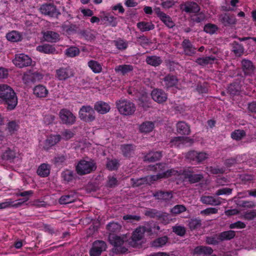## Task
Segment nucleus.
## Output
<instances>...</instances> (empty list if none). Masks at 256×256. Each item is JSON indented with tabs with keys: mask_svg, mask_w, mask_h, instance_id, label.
<instances>
[{
	"mask_svg": "<svg viewBox=\"0 0 256 256\" xmlns=\"http://www.w3.org/2000/svg\"><path fill=\"white\" fill-rule=\"evenodd\" d=\"M6 39L12 42H18L21 41L22 36L20 32L16 30H12L6 34Z\"/></svg>",
	"mask_w": 256,
	"mask_h": 256,
	"instance_id": "nucleus-45",
	"label": "nucleus"
},
{
	"mask_svg": "<svg viewBox=\"0 0 256 256\" xmlns=\"http://www.w3.org/2000/svg\"><path fill=\"white\" fill-rule=\"evenodd\" d=\"M162 62L161 58L156 56H148L146 59L147 64L154 67L159 66Z\"/></svg>",
	"mask_w": 256,
	"mask_h": 256,
	"instance_id": "nucleus-46",
	"label": "nucleus"
},
{
	"mask_svg": "<svg viewBox=\"0 0 256 256\" xmlns=\"http://www.w3.org/2000/svg\"><path fill=\"white\" fill-rule=\"evenodd\" d=\"M137 42L142 47L145 48L149 45V39L144 35H140L137 37Z\"/></svg>",
	"mask_w": 256,
	"mask_h": 256,
	"instance_id": "nucleus-63",
	"label": "nucleus"
},
{
	"mask_svg": "<svg viewBox=\"0 0 256 256\" xmlns=\"http://www.w3.org/2000/svg\"><path fill=\"white\" fill-rule=\"evenodd\" d=\"M0 104L6 105L9 110H14L18 104L16 93L7 84H0Z\"/></svg>",
	"mask_w": 256,
	"mask_h": 256,
	"instance_id": "nucleus-1",
	"label": "nucleus"
},
{
	"mask_svg": "<svg viewBox=\"0 0 256 256\" xmlns=\"http://www.w3.org/2000/svg\"><path fill=\"white\" fill-rule=\"evenodd\" d=\"M36 50L46 54H54L56 51V49L54 46L46 44L38 46Z\"/></svg>",
	"mask_w": 256,
	"mask_h": 256,
	"instance_id": "nucleus-39",
	"label": "nucleus"
},
{
	"mask_svg": "<svg viewBox=\"0 0 256 256\" xmlns=\"http://www.w3.org/2000/svg\"><path fill=\"white\" fill-rule=\"evenodd\" d=\"M218 28L216 24L210 23L207 24L204 26V30L208 34H213L218 31Z\"/></svg>",
	"mask_w": 256,
	"mask_h": 256,
	"instance_id": "nucleus-58",
	"label": "nucleus"
},
{
	"mask_svg": "<svg viewBox=\"0 0 256 256\" xmlns=\"http://www.w3.org/2000/svg\"><path fill=\"white\" fill-rule=\"evenodd\" d=\"M74 76V70L70 67L60 68L56 70V77L60 81H65Z\"/></svg>",
	"mask_w": 256,
	"mask_h": 256,
	"instance_id": "nucleus-13",
	"label": "nucleus"
},
{
	"mask_svg": "<svg viewBox=\"0 0 256 256\" xmlns=\"http://www.w3.org/2000/svg\"><path fill=\"white\" fill-rule=\"evenodd\" d=\"M178 82V79L176 76L168 74L166 76L162 82V86L168 88L175 86Z\"/></svg>",
	"mask_w": 256,
	"mask_h": 256,
	"instance_id": "nucleus-22",
	"label": "nucleus"
},
{
	"mask_svg": "<svg viewBox=\"0 0 256 256\" xmlns=\"http://www.w3.org/2000/svg\"><path fill=\"white\" fill-rule=\"evenodd\" d=\"M33 93L38 98H44L48 96V90L45 86L40 84L34 87Z\"/></svg>",
	"mask_w": 256,
	"mask_h": 256,
	"instance_id": "nucleus-30",
	"label": "nucleus"
},
{
	"mask_svg": "<svg viewBox=\"0 0 256 256\" xmlns=\"http://www.w3.org/2000/svg\"><path fill=\"white\" fill-rule=\"evenodd\" d=\"M43 38L47 42L55 43L60 40V35L56 32L52 30H47L44 32Z\"/></svg>",
	"mask_w": 256,
	"mask_h": 256,
	"instance_id": "nucleus-25",
	"label": "nucleus"
},
{
	"mask_svg": "<svg viewBox=\"0 0 256 256\" xmlns=\"http://www.w3.org/2000/svg\"><path fill=\"white\" fill-rule=\"evenodd\" d=\"M216 60L214 56H210L202 58H198L196 60V62L201 66H204L208 64H212Z\"/></svg>",
	"mask_w": 256,
	"mask_h": 256,
	"instance_id": "nucleus-37",
	"label": "nucleus"
},
{
	"mask_svg": "<svg viewBox=\"0 0 256 256\" xmlns=\"http://www.w3.org/2000/svg\"><path fill=\"white\" fill-rule=\"evenodd\" d=\"M152 98L158 103H162L167 100L166 94L161 89H154L151 93Z\"/></svg>",
	"mask_w": 256,
	"mask_h": 256,
	"instance_id": "nucleus-17",
	"label": "nucleus"
},
{
	"mask_svg": "<svg viewBox=\"0 0 256 256\" xmlns=\"http://www.w3.org/2000/svg\"><path fill=\"white\" fill-rule=\"evenodd\" d=\"M194 254L200 256L201 254H211L213 250L211 247L204 246H196L194 250Z\"/></svg>",
	"mask_w": 256,
	"mask_h": 256,
	"instance_id": "nucleus-41",
	"label": "nucleus"
},
{
	"mask_svg": "<svg viewBox=\"0 0 256 256\" xmlns=\"http://www.w3.org/2000/svg\"><path fill=\"white\" fill-rule=\"evenodd\" d=\"M61 176L63 180L66 183L72 182L76 176L73 171L68 170L62 172Z\"/></svg>",
	"mask_w": 256,
	"mask_h": 256,
	"instance_id": "nucleus-49",
	"label": "nucleus"
},
{
	"mask_svg": "<svg viewBox=\"0 0 256 256\" xmlns=\"http://www.w3.org/2000/svg\"><path fill=\"white\" fill-rule=\"evenodd\" d=\"M133 70L134 66L131 64H120L116 66L114 68L116 73H120L123 76L132 72Z\"/></svg>",
	"mask_w": 256,
	"mask_h": 256,
	"instance_id": "nucleus-40",
	"label": "nucleus"
},
{
	"mask_svg": "<svg viewBox=\"0 0 256 256\" xmlns=\"http://www.w3.org/2000/svg\"><path fill=\"white\" fill-rule=\"evenodd\" d=\"M182 170L178 171L174 168L168 170L166 172H162V176H163L164 178H167L170 177L172 176H179L180 175H182L181 172Z\"/></svg>",
	"mask_w": 256,
	"mask_h": 256,
	"instance_id": "nucleus-59",
	"label": "nucleus"
},
{
	"mask_svg": "<svg viewBox=\"0 0 256 256\" xmlns=\"http://www.w3.org/2000/svg\"><path fill=\"white\" fill-rule=\"evenodd\" d=\"M80 36L86 40L92 41L95 39L94 34L90 30H82L79 32Z\"/></svg>",
	"mask_w": 256,
	"mask_h": 256,
	"instance_id": "nucleus-54",
	"label": "nucleus"
},
{
	"mask_svg": "<svg viewBox=\"0 0 256 256\" xmlns=\"http://www.w3.org/2000/svg\"><path fill=\"white\" fill-rule=\"evenodd\" d=\"M62 136L60 134H51L45 141L44 148L46 150H48L52 146H54L60 141Z\"/></svg>",
	"mask_w": 256,
	"mask_h": 256,
	"instance_id": "nucleus-19",
	"label": "nucleus"
},
{
	"mask_svg": "<svg viewBox=\"0 0 256 256\" xmlns=\"http://www.w3.org/2000/svg\"><path fill=\"white\" fill-rule=\"evenodd\" d=\"M108 241L114 246L112 252L116 254H125L128 250L126 248L122 246L125 240L120 236L116 234L109 235Z\"/></svg>",
	"mask_w": 256,
	"mask_h": 256,
	"instance_id": "nucleus-5",
	"label": "nucleus"
},
{
	"mask_svg": "<svg viewBox=\"0 0 256 256\" xmlns=\"http://www.w3.org/2000/svg\"><path fill=\"white\" fill-rule=\"evenodd\" d=\"M177 132L182 135H188L190 132V126L184 121H180L176 124Z\"/></svg>",
	"mask_w": 256,
	"mask_h": 256,
	"instance_id": "nucleus-31",
	"label": "nucleus"
},
{
	"mask_svg": "<svg viewBox=\"0 0 256 256\" xmlns=\"http://www.w3.org/2000/svg\"><path fill=\"white\" fill-rule=\"evenodd\" d=\"M206 18V16L202 12L194 13V14L191 16L192 21L196 23H200L204 21Z\"/></svg>",
	"mask_w": 256,
	"mask_h": 256,
	"instance_id": "nucleus-61",
	"label": "nucleus"
},
{
	"mask_svg": "<svg viewBox=\"0 0 256 256\" xmlns=\"http://www.w3.org/2000/svg\"><path fill=\"white\" fill-rule=\"evenodd\" d=\"M68 156L66 154H58L52 160L56 166H62L66 163Z\"/></svg>",
	"mask_w": 256,
	"mask_h": 256,
	"instance_id": "nucleus-38",
	"label": "nucleus"
},
{
	"mask_svg": "<svg viewBox=\"0 0 256 256\" xmlns=\"http://www.w3.org/2000/svg\"><path fill=\"white\" fill-rule=\"evenodd\" d=\"M78 198L76 192L74 190L70 191L67 194L62 195L58 200L60 204H66L74 202Z\"/></svg>",
	"mask_w": 256,
	"mask_h": 256,
	"instance_id": "nucleus-15",
	"label": "nucleus"
},
{
	"mask_svg": "<svg viewBox=\"0 0 256 256\" xmlns=\"http://www.w3.org/2000/svg\"><path fill=\"white\" fill-rule=\"evenodd\" d=\"M154 128V124L151 121H145L140 124L138 130L143 134H148L152 132Z\"/></svg>",
	"mask_w": 256,
	"mask_h": 256,
	"instance_id": "nucleus-35",
	"label": "nucleus"
},
{
	"mask_svg": "<svg viewBox=\"0 0 256 256\" xmlns=\"http://www.w3.org/2000/svg\"><path fill=\"white\" fill-rule=\"evenodd\" d=\"M107 246L105 242L101 240H96L92 244V248L90 250V256H100L102 252L105 251Z\"/></svg>",
	"mask_w": 256,
	"mask_h": 256,
	"instance_id": "nucleus-12",
	"label": "nucleus"
},
{
	"mask_svg": "<svg viewBox=\"0 0 256 256\" xmlns=\"http://www.w3.org/2000/svg\"><path fill=\"white\" fill-rule=\"evenodd\" d=\"M12 62L16 66L22 68L30 66L32 60L28 56L24 54H20L16 55Z\"/></svg>",
	"mask_w": 256,
	"mask_h": 256,
	"instance_id": "nucleus-11",
	"label": "nucleus"
},
{
	"mask_svg": "<svg viewBox=\"0 0 256 256\" xmlns=\"http://www.w3.org/2000/svg\"><path fill=\"white\" fill-rule=\"evenodd\" d=\"M144 228L142 226L136 228L132 232L131 240L129 242L130 245L134 246L136 242L141 240L144 236Z\"/></svg>",
	"mask_w": 256,
	"mask_h": 256,
	"instance_id": "nucleus-28",
	"label": "nucleus"
},
{
	"mask_svg": "<svg viewBox=\"0 0 256 256\" xmlns=\"http://www.w3.org/2000/svg\"><path fill=\"white\" fill-rule=\"evenodd\" d=\"M187 142L192 144L194 142V140L188 137L178 136L172 138L170 140L171 146H178L180 144H184Z\"/></svg>",
	"mask_w": 256,
	"mask_h": 256,
	"instance_id": "nucleus-20",
	"label": "nucleus"
},
{
	"mask_svg": "<svg viewBox=\"0 0 256 256\" xmlns=\"http://www.w3.org/2000/svg\"><path fill=\"white\" fill-rule=\"evenodd\" d=\"M154 11L156 16L168 28H172L175 26V23L172 18L164 12H162L159 7L154 8Z\"/></svg>",
	"mask_w": 256,
	"mask_h": 256,
	"instance_id": "nucleus-9",
	"label": "nucleus"
},
{
	"mask_svg": "<svg viewBox=\"0 0 256 256\" xmlns=\"http://www.w3.org/2000/svg\"><path fill=\"white\" fill-rule=\"evenodd\" d=\"M145 215L152 218H158L160 220H165L168 218V216L165 212H159L154 209H150L145 212Z\"/></svg>",
	"mask_w": 256,
	"mask_h": 256,
	"instance_id": "nucleus-34",
	"label": "nucleus"
},
{
	"mask_svg": "<svg viewBox=\"0 0 256 256\" xmlns=\"http://www.w3.org/2000/svg\"><path fill=\"white\" fill-rule=\"evenodd\" d=\"M7 128L10 134L14 133L19 128V125L14 120L9 122L7 124Z\"/></svg>",
	"mask_w": 256,
	"mask_h": 256,
	"instance_id": "nucleus-60",
	"label": "nucleus"
},
{
	"mask_svg": "<svg viewBox=\"0 0 256 256\" xmlns=\"http://www.w3.org/2000/svg\"><path fill=\"white\" fill-rule=\"evenodd\" d=\"M51 167L48 164L43 163L38 167L36 173L38 176L42 178H46L50 174Z\"/></svg>",
	"mask_w": 256,
	"mask_h": 256,
	"instance_id": "nucleus-36",
	"label": "nucleus"
},
{
	"mask_svg": "<svg viewBox=\"0 0 256 256\" xmlns=\"http://www.w3.org/2000/svg\"><path fill=\"white\" fill-rule=\"evenodd\" d=\"M220 20L225 26L234 25L236 22V19L234 14L225 13L220 16Z\"/></svg>",
	"mask_w": 256,
	"mask_h": 256,
	"instance_id": "nucleus-21",
	"label": "nucleus"
},
{
	"mask_svg": "<svg viewBox=\"0 0 256 256\" xmlns=\"http://www.w3.org/2000/svg\"><path fill=\"white\" fill-rule=\"evenodd\" d=\"M232 52L236 56H241L244 53V48L243 45L236 41H234L232 44Z\"/></svg>",
	"mask_w": 256,
	"mask_h": 256,
	"instance_id": "nucleus-43",
	"label": "nucleus"
},
{
	"mask_svg": "<svg viewBox=\"0 0 256 256\" xmlns=\"http://www.w3.org/2000/svg\"><path fill=\"white\" fill-rule=\"evenodd\" d=\"M96 168V162L94 160H81L76 166V171L79 176H84L94 172Z\"/></svg>",
	"mask_w": 256,
	"mask_h": 256,
	"instance_id": "nucleus-2",
	"label": "nucleus"
},
{
	"mask_svg": "<svg viewBox=\"0 0 256 256\" xmlns=\"http://www.w3.org/2000/svg\"><path fill=\"white\" fill-rule=\"evenodd\" d=\"M154 196L158 200L168 202L172 199V194L171 191L158 190L154 193Z\"/></svg>",
	"mask_w": 256,
	"mask_h": 256,
	"instance_id": "nucleus-33",
	"label": "nucleus"
},
{
	"mask_svg": "<svg viewBox=\"0 0 256 256\" xmlns=\"http://www.w3.org/2000/svg\"><path fill=\"white\" fill-rule=\"evenodd\" d=\"M106 166V169L110 171L117 170L120 166L119 160L116 158H108Z\"/></svg>",
	"mask_w": 256,
	"mask_h": 256,
	"instance_id": "nucleus-51",
	"label": "nucleus"
},
{
	"mask_svg": "<svg viewBox=\"0 0 256 256\" xmlns=\"http://www.w3.org/2000/svg\"><path fill=\"white\" fill-rule=\"evenodd\" d=\"M196 161L195 162L194 164H200L205 160L208 158V154L205 152H197V154L196 156Z\"/></svg>",
	"mask_w": 256,
	"mask_h": 256,
	"instance_id": "nucleus-64",
	"label": "nucleus"
},
{
	"mask_svg": "<svg viewBox=\"0 0 256 256\" xmlns=\"http://www.w3.org/2000/svg\"><path fill=\"white\" fill-rule=\"evenodd\" d=\"M136 26L142 32L150 31L154 28V26L151 22L142 21L137 23Z\"/></svg>",
	"mask_w": 256,
	"mask_h": 256,
	"instance_id": "nucleus-48",
	"label": "nucleus"
},
{
	"mask_svg": "<svg viewBox=\"0 0 256 256\" xmlns=\"http://www.w3.org/2000/svg\"><path fill=\"white\" fill-rule=\"evenodd\" d=\"M122 156L126 158H130L134 154L135 146L132 144H124L120 148Z\"/></svg>",
	"mask_w": 256,
	"mask_h": 256,
	"instance_id": "nucleus-29",
	"label": "nucleus"
},
{
	"mask_svg": "<svg viewBox=\"0 0 256 256\" xmlns=\"http://www.w3.org/2000/svg\"><path fill=\"white\" fill-rule=\"evenodd\" d=\"M168 241L167 236H164L154 240L152 242V246L154 248H161L164 246Z\"/></svg>",
	"mask_w": 256,
	"mask_h": 256,
	"instance_id": "nucleus-52",
	"label": "nucleus"
},
{
	"mask_svg": "<svg viewBox=\"0 0 256 256\" xmlns=\"http://www.w3.org/2000/svg\"><path fill=\"white\" fill-rule=\"evenodd\" d=\"M160 151H150L144 157V160L148 162H153L159 160L162 157Z\"/></svg>",
	"mask_w": 256,
	"mask_h": 256,
	"instance_id": "nucleus-24",
	"label": "nucleus"
},
{
	"mask_svg": "<svg viewBox=\"0 0 256 256\" xmlns=\"http://www.w3.org/2000/svg\"><path fill=\"white\" fill-rule=\"evenodd\" d=\"M236 235V232L232 230L224 231L218 234V238L220 242L230 240L234 238Z\"/></svg>",
	"mask_w": 256,
	"mask_h": 256,
	"instance_id": "nucleus-42",
	"label": "nucleus"
},
{
	"mask_svg": "<svg viewBox=\"0 0 256 256\" xmlns=\"http://www.w3.org/2000/svg\"><path fill=\"white\" fill-rule=\"evenodd\" d=\"M198 169L196 167H188L181 172L186 180H188L190 184H194L201 181L204 176L202 173L198 174Z\"/></svg>",
	"mask_w": 256,
	"mask_h": 256,
	"instance_id": "nucleus-4",
	"label": "nucleus"
},
{
	"mask_svg": "<svg viewBox=\"0 0 256 256\" xmlns=\"http://www.w3.org/2000/svg\"><path fill=\"white\" fill-rule=\"evenodd\" d=\"M80 50L76 47L72 46L66 50L65 54L68 57L73 58L80 54Z\"/></svg>",
	"mask_w": 256,
	"mask_h": 256,
	"instance_id": "nucleus-56",
	"label": "nucleus"
},
{
	"mask_svg": "<svg viewBox=\"0 0 256 256\" xmlns=\"http://www.w3.org/2000/svg\"><path fill=\"white\" fill-rule=\"evenodd\" d=\"M42 75L38 72L24 74L22 77L23 82L26 84H34L42 80Z\"/></svg>",
	"mask_w": 256,
	"mask_h": 256,
	"instance_id": "nucleus-16",
	"label": "nucleus"
},
{
	"mask_svg": "<svg viewBox=\"0 0 256 256\" xmlns=\"http://www.w3.org/2000/svg\"><path fill=\"white\" fill-rule=\"evenodd\" d=\"M122 225L118 222L114 221L110 222L106 226V229L108 230L109 235L116 234L120 232L122 229Z\"/></svg>",
	"mask_w": 256,
	"mask_h": 256,
	"instance_id": "nucleus-32",
	"label": "nucleus"
},
{
	"mask_svg": "<svg viewBox=\"0 0 256 256\" xmlns=\"http://www.w3.org/2000/svg\"><path fill=\"white\" fill-rule=\"evenodd\" d=\"M180 6L181 10L187 13H198L200 10V6L194 2H186Z\"/></svg>",
	"mask_w": 256,
	"mask_h": 256,
	"instance_id": "nucleus-18",
	"label": "nucleus"
},
{
	"mask_svg": "<svg viewBox=\"0 0 256 256\" xmlns=\"http://www.w3.org/2000/svg\"><path fill=\"white\" fill-rule=\"evenodd\" d=\"M59 116L63 124L66 125H72L76 120V117L70 110L66 108L60 110Z\"/></svg>",
	"mask_w": 256,
	"mask_h": 256,
	"instance_id": "nucleus-10",
	"label": "nucleus"
},
{
	"mask_svg": "<svg viewBox=\"0 0 256 256\" xmlns=\"http://www.w3.org/2000/svg\"><path fill=\"white\" fill-rule=\"evenodd\" d=\"M184 54L186 56H192L196 52V48L188 38H184L181 44Z\"/></svg>",
	"mask_w": 256,
	"mask_h": 256,
	"instance_id": "nucleus-14",
	"label": "nucleus"
},
{
	"mask_svg": "<svg viewBox=\"0 0 256 256\" xmlns=\"http://www.w3.org/2000/svg\"><path fill=\"white\" fill-rule=\"evenodd\" d=\"M220 198H214L210 196H201L200 202L205 204L212 206H217L221 204Z\"/></svg>",
	"mask_w": 256,
	"mask_h": 256,
	"instance_id": "nucleus-23",
	"label": "nucleus"
},
{
	"mask_svg": "<svg viewBox=\"0 0 256 256\" xmlns=\"http://www.w3.org/2000/svg\"><path fill=\"white\" fill-rule=\"evenodd\" d=\"M112 43L116 48L120 51L126 50L128 46V42L122 38H118L116 40H113Z\"/></svg>",
	"mask_w": 256,
	"mask_h": 256,
	"instance_id": "nucleus-47",
	"label": "nucleus"
},
{
	"mask_svg": "<svg viewBox=\"0 0 256 256\" xmlns=\"http://www.w3.org/2000/svg\"><path fill=\"white\" fill-rule=\"evenodd\" d=\"M16 157V152L10 148H8L1 156L2 160L8 161L10 162H13Z\"/></svg>",
	"mask_w": 256,
	"mask_h": 256,
	"instance_id": "nucleus-44",
	"label": "nucleus"
},
{
	"mask_svg": "<svg viewBox=\"0 0 256 256\" xmlns=\"http://www.w3.org/2000/svg\"><path fill=\"white\" fill-rule=\"evenodd\" d=\"M154 222H148L142 227L144 228V232H146L148 235L151 236L156 234V230H154Z\"/></svg>",
	"mask_w": 256,
	"mask_h": 256,
	"instance_id": "nucleus-57",
	"label": "nucleus"
},
{
	"mask_svg": "<svg viewBox=\"0 0 256 256\" xmlns=\"http://www.w3.org/2000/svg\"><path fill=\"white\" fill-rule=\"evenodd\" d=\"M246 136V132L243 130H236L231 133V138L237 141L241 140Z\"/></svg>",
	"mask_w": 256,
	"mask_h": 256,
	"instance_id": "nucleus-55",
	"label": "nucleus"
},
{
	"mask_svg": "<svg viewBox=\"0 0 256 256\" xmlns=\"http://www.w3.org/2000/svg\"><path fill=\"white\" fill-rule=\"evenodd\" d=\"M240 66L244 77L252 76L254 74L256 68L252 60L246 58H242Z\"/></svg>",
	"mask_w": 256,
	"mask_h": 256,
	"instance_id": "nucleus-8",
	"label": "nucleus"
},
{
	"mask_svg": "<svg viewBox=\"0 0 256 256\" xmlns=\"http://www.w3.org/2000/svg\"><path fill=\"white\" fill-rule=\"evenodd\" d=\"M79 118L82 121L90 123L96 120V112L94 108L90 105L82 106L78 112Z\"/></svg>",
	"mask_w": 256,
	"mask_h": 256,
	"instance_id": "nucleus-6",
	"label": "nucleus"
},
{
	"mask_svg": "<svg viewBox=\"0 0 256 256\" xmlns=\"http://www.w3.org/2000/svg\"><path fill=\"white\" fill-rule=\"evenodd\" d=\"M88 66L92 72L95 74H99L102 71V65L96 60H90L88 62Z\"/></svg>",
	"mask_w": 256,
	"mask_h": 256,
	"instance_id": "nucleus-50",
	"label": "nucleus"
},
{
	"mask_svg": "<svg viewBox=\"0 0 256 256\" xmlns=\"http://www.w3.org/2000/svg\"><path fill=\"white\" fill-rule=\"evenodd\" d=\"M40 12L44 15L51 18H56L60 14L56 6L52 3H46L42 4L39 8Z\"/></svg>",
	"mask_w": 256,
	"mask_h": 256,
	"instance_id": "nucleus-7",
	"label": "nucleus"
},
{
	"mask_svg": "<svg viewBox=\"0 0 256 256\" xmlns=\"http://www.w3.org/2000/svg\"><path fill=\"white\" fill-rule=\"evenodd\" d=\"M197 154V151L192 150L188 151L186 154V158L192 164H195V162L196 161V156Z\"/></svg>",
	"mask_w": 256,
	"mask_h": 256,
	"instance_id": "nucleus-62",
	"label": "nucleus"
},
{
	"mask_svg": "<svg viewBox=\"0 0 256 256\" xmlns=\"http://www.w3.org/2000/svg\"><path fill=\"white\" fill-rule=\"evenodd\" d=\"M94 110L100 114L108 113L110 109V106L106 102L100 100L96 102L94 105Z\"/></svg>",
	"mask_w": 256,
	"mask_h": 256,
	"instance_id": "nucleus-26",
	"label": "nucleus"
},
{
	"mask_svg": "<svg viewBox=\"0 0 256 256\" xmlns=\"http://www.w3.org/2000/svg\"><path fill=\"white\" fill-rule=\"evenodd\" d=\"M188 228L191 230H197L202 226V221L199 218H191L188 222Z\"/></svg>",
	"mask_w": 256,
	"mask_h": 256,
	"instance_id": "nucleus-53",
	"label": "nucleus"
},
{
	"mask_svg": "<svg viewBox=\"0 0 256 256\" xmlns=\"http://www.w3.org/2000/svg\"><path fill=\"white\" fill-rule=\"evenodd\" d=\"M116 105L119 112L124 116H131L134 114L136 110L135 104L126 99L120 98L118 100Z\"/></svg>",
	"mask_w": 256,
	"mask_h": 256,
	"instance_id": "nucleus-3",
	"label": "nucleus"
},
{
	"mask_svg": "<svg viewBox=\"0 0 256 256\" xmlns=\"http://www.w3.org/2000/svg\"><path fill=\"white\" fill-rule=\"evenodd\" d=\"M241 87V82L236 80L228 86V92L231 96L238 95L240 92Z\"/></svg>",
	"mask_w": 256,
	"mask_h": 256,
	"instance_id": "nucleus-27",
	"label": "nucleus"
}]
</instances>
